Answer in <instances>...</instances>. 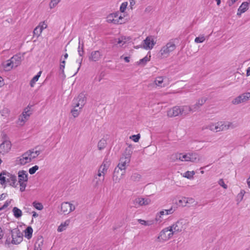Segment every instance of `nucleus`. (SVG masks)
I'll use <instances>...</instances> for the list:
<instances>
[{"label": "nucleus", "mask_w": 250, "mask_h": 250, "mask_svg": "<svg viewBox=\"0 0 250 250\" xmlns=\"http://www.w3.org/2000/svg\"><path fill=\"white\" fill-rule=\"evenodd\" d=\"M150 57V56H149ZM150 58L147 57V56H146L144 58L140 59V61L138 62V64H142L143 65H145L146 63L149 61Z\"/></svg>", "instance_id": "obj_34"}, {"label": "nucleus", "mask_w": 250, "mask_h": 250, "mask_svg": "<svg viewBox=\"0 0 250 250\" xmlns=\"http://www.w3.org/2000/svg\"><path fill=\"white\" fill-rule=\"evenodd\" d=\"M151 202V200L149 198H145L138 197L134 201L135 206H146L149 205Z\"/></svg>", "instance_id": "obj_12"}, {"label": "nucleus", "mask_w": 250, "mask_h": 250, "mask_svg": "<svg viewBox=\"0 0 250 250\" xmlns=\"http://www.w3.org/2000/svg\"><path fill=\"white\" fill-rule=\"evenodd\" d=\"M245 193V191L244 190H241L240 193L237 195V198L242 200L243 198V196Z\"/></svg>", "instance_id": "obj_50"}, {"label": "nucleus", "mask_w": 250, "mask_h": 250, "mask_svg": "<svg viewBox=\"0 0 250 250\" xmlns=\"http://www.w3.org/2000/svg\"><path fill=\"white\" fill-rule=\"evenodd\" d=\"M189 159H188V160H189V161L190 162L196 163L198 162L200 160L199 155L196 153H189Z\"/></svg>", "instance_id": "obj_22"}, {"label": "nucleus", "mask_w": 250, "mask_h": 250, "mask_svg": "<svg viewBox=\"0 0 250 250\" xmlns=\"http://www.w3.org/2000/svg\"><path fill=\"white\" fill-rule=\"evenodd\" d=\"M152 10V7L151 6H147L145 9V12H150Z\"/></svg>", "instance_id": "obj_63"}, {"label": "nucleus", "mask_w": 250, "mask_h": 250, "mask_svg": "<svg viewBox=\"0 0 250 250\" xmlns=\"http://www.w3.org/2000/svg\"><path fill=\"white\" fill-rule=\"evenodd\" d=\"M155 84L157 86H162L161 84L163 82V78L162 77H157L154 81Z\"/></svg>", "instance_id": "obj_42"}, {"label": "nucleus", "mask_w": 250, "mask_h": 250, "mask_svg": "<svg viewBox=\"0 0 250 250\" xmlns=\"http://www.w3.org/2000/svg\"><path fill=\"white\" fill-rule=\"evenodd\" d=\"M127 6V2H124L122 3L120 7V11L122 13H124L126 9Z\"/></svg>", "instance_id": "obj_43"}, {"label": "nucleus", "mask_w": 250, "mask_h": 250, "mask_svg": "<svg viewBox=\"0 0 250 250\" xmlns=\"http://www.w3.org/2000/svg\"><path fill=\"white\" fill-rule=\"evenodd\" d=\"M61 211L64 214H68L75 209V207L72 204L68 202H63L61 205Z\"/></svg>", "instance_id": "obj_9"}, {"label": "nucleus", "mask_w": 250, "mask_h": 250, "mask_svg": "<svg viewBox=\"0 0 250 250\" xmlns=\"http://www.w3.org/2000/svg\"><path fill=\"white\" fill-rule=\"evenodd\" d=\"M101 54L99 51H92L91 53V55L89 57L90 61L96 62L101 58Z\"/></svg>", "instance_id": "obj_16"}, {"label": "nucleus", "mask_w": 250, "mask_h": 250, "mask_svg": "<svg viewBox=\"0 0 250 250\" xmlns=\"http://www.w3.org/2000/svg\"><path fill=\"white\" fill-rule=\"evenodd\" d=\"M42 73V71L39 72L37 75H36L32 79V80L30 82V85L31 87H33L35 83L37 82L41 76V74Z\"/></svg>", "instance_id": "obj_26"}, {"label": "nucleus", "mask_w": 250, "mask_h": 250, "mask_svg": "<svg viewBox=\"0 0 250 250\" xmlns=\"http://www.w3.org/2000/svg\"><path fill=\"white\" fill-rule=\"evenodd\" d=\"M232 103L234 104H237L242 103V97L241 95L239 96L236 97L235 99L233 100Z\"/></svg>", "instance_id": "obj_38"}, {"label": "nucleus", "mask_w": 250, "mask_h": 250, "mask_svg": "<svg viewBox=\"0 0 250 250\" xmlns=\"http://www.w3.org/2000/svg\"><path fill=\"white\" fill-rule=\"evenodd\" d=\"M64 67H65V65H60L59 73L63 79H64L65 78V75L64 72Z\"/></svg>", "instance_id": "obj_40"}, {"label": "nucleus", "mask_w": 250, "mask_h": 250, "mask_svg": "<svg viewBox=\"0 0 250 250\" xmlns=\"http://www.w3.org/2000/svg\"><path fill=\"white\" fill-rule=\"evenodd\" d=\"M248 1H244L242 2L241 5L239 7V11H241V12H245L249 9V5L250 4V0Z\"/></svg>", "instance_id": "obj_21"}, {"label": "nucleus", "mask_w": 250, "mask_h": 250, "mask_svg": "<svg viewBox=\"0 0 250 250\" xmlns=\"http://www.w3.org/2000/svg\"><path fill=\"white\" fill-rule=\"evenodd\" d=\"M181 109L182 116H186L189 111H192V106H184Z\"/></svg>", "instance_id": "obj_24"}, {"label": "nucleus", "mask_w": 250, "mask_h": 250, "mask_svg": "<svg viewBox=\"0 0 250 250\" xmlns=\"http://www.w3.org/2000/svg\"><path fill=\"white\" fill-rule=\"evenodd\" d=\"M38 26H39V28H42V30L46 28L47 27V24L44 23V22H41L40 23L39 25Z\"/></svg>", "instance_id": "obj_56"}, {"label": "nucleus", "mask_w": 250, "mask_h": 250, "mask_svg": "<svg viewBox=\"0 0 250 250\" xmlns=\"http://www.w3.org/2000/svg\"><path fill=\"white\" fill-rule=\"evenodd\" d=\"M241 96L242 97V103H244L250 99L249 95L247 94V93L241 94Z\"/></svg>", "instance_id": "obj_47"}, {"label": "nucleus", "mask_w": 250, "mask_h": 250, "mask_svg": "<svg viewBox=\"0 0 250 250\" xmlns=\"http://www.w3.org/2000/svg\"><path fill=\"white\" fill-rule=\"evenodd\" d=\"M39 169V167L37 165L30 167L28 169V172H36Z\"/></svg>", "instance_id": "obj_51"}, {"label": "nucleus", "mask_w": 250, "mask_h": 250, "mask_svg": "<svg viewBox=\"0 0 250 250\" xmlns=\"http://www.w3.org/2000/svg\"><path fill=\"white\" fill-rule=\"evenodd\" d=\"M189 153L186 154H180L179 159L182 161H189Z\"/></svg>", "instance_id": "obj_33"}, {"label": "nucleus", "mask_w": 250, "mask_h": 250, "mask_svg": "<svg viewBox=\"0 0 250 250\" xmlns=\"http://www.w3.org/2000/svg\"><path fill=\"white\" fill-rule=\"evenodd\" d=\"M218 184L222 187L224 188L227 189L228 186L226 184H225L224 180L222 179H220L218 181Z\"/></svg>", "instance_id": "obj_48"}, {"label": "nucleus", "mask_w": 250, "mask_h": 250, "mask_svg": "<svg viewBox=\"0 0 250 250\" xmlns=\"http://www.w3.org/2000/svg\"><path fill=\"white\" fill-rule=\"evenodd\" d=\"M86 102V97L85 94L83 92L81 93L77 98H75L73 100L72 107H79V109H82Z\"/></svg>", "instance_id": "obj_6"}, {"label": "nucleus", "mask_w": 250, "mask_h": 250, "mask_svg": "<svg viewBox=\"0 0 250 250\" xmlns=\"http://www.w3.org/2000/svg\"><path fill=\"white\" fill-rule=\"evenodd\" d=\"M187 206H190L193 204H195V200L192 198H187Z\"/></svg>", "instance_id": "obj_46"}, {"label": "nucleus", "mask_w": 250, "mask_h": 250, "mask_svg": "<svg viewBox=\"0 0 250 250\" xmlns=\"http://www.w3.org/2000/svg\"><path fill=\"white\" fill-rule=\"evenodd\" d=\"M250 75V67H248L247 69L246 76H249Z\"/></svg>", "instance_id": "obj_64"}, {"label": "nucleus", "mask_w": 250, "mask_h": 250, "mask_svg": "<svg viewBox=\"0 0 250 250\" xmlns=\"http://www.w3.org/2000/svg\"><path fill=\"white\" fill-rule=\"evenodd\" d=\"M12 144L9 140L3 141L0 145V153L3 155L8 153L11 149Z\"/></svg>", "instance_id": "obj_10"}, {"label": "nucleus", "mask_w": 250, "mask_h": 250, "mask_svg": "<svg viewBox=\"0 0 250 250\" xmlns=\"http://www.w3.org/2000/svg\"><path fill=\"white\" fill-rule=\"evenodd\" d=\"M176 48V45L174 43L172 42H168L165 46H163L161 50V54L163 55L165 54L169 53L170 52L173 51Z\"/></svg>", "instance_id": "obj_11"}, {"label": "nucleus", "mask_w": 250, "mask_h": 250, "mask_svg": "<svg viewBox=\"0 0 250 250\" xmlns=\"http://www.w3.org/2000/svg\"><path fill=\"white\" fill-rule=\"evenodd\" d=\"M195 173H181V175L183 177L191 180L193 179V176Z\"/></svg>", "instance_id": "obj_32"}, {"label": "nucleus", "mask_w": 250, "mask_h": 250, "mask_svg": "<svg viewBox=\"0 0 250 250\" xmlns=\"http://www.w3.org/2000/svg\"><path fill=\"white\" fill-rule=\"evenodd\" d=\"M6 196H7L6 193H2L0 196V200H3L6 197Z\"/></svg>", "instance_id": "obj_61"}, {"label": "nucleus", "mask_w": 250, "mask_h": 250, "mask_svg": "<svg viewBox=\"0 0 250 250\" xmlns=\"http://www.w3.org/2000/svg\"><path fill=\"white\" fill-rule=\"evenodd\" d=\"M11 233L12 238L11 241L12 244H18L22 241V234L18 228L11 230Z\"/></svg>", "instance_id": "obj_7"}, {"label": "nucleus", "mask_w": 250, "mask_h": 250, "mask_svg": "<svg viewBox=\"0 0 250 250\" xmlns=\"http://www.w3.org/2000/svg\"><path fill=\"white\" fill-rule=\"evenodd\" d=\"M132 146L129 145L127 147H126L124 153V157H121L120 160V163L118 165L119 169L122 170H125V166L126 164H128L130 161V158L132 154Z\"/></svg>", "instance_id": "obj_1"}, {"label": "nucleus", "mask_w": 250, "mask_h": 250, "mask_svg": "<svg viewBox=\"0 0 250 250\" xmlns=\"http://www.w3.org/2000/svg\"><path fill=\"white\" fill-rule=\"evenodd\" d=\"M35 156H32L33 152L31 150L27 151L23 153L20 157L18 158L16 160V164L23 165L27 163L30 162L32 159L35 158L40 154L39 150H35Z\"/></svg>", "instance_id": "obj_3"}, {"label": "nucleus", "mask_w": 250, "mask_h": 250, "mask_svg": "<svg viewBox=\"0 0 250 250\" xmlns=\"http://www.w3.org/2000/svg\"><path fill=\"white\" fill-rule=\"evenodd\" d=\"M0 181L2 185L6 186L8 184L12 187H16L17 177L10 173H0Z\"/></svg>", "instance_id": "obj_2"}, {"label": "nucleus", "mask_w": 250, "mask_h": 250, "mask_svg": "<svg viewBox=\"0 0 250 250\" xmlns=\"http://www.w3.org/2000/svg\"><path fill=\"white\" fill-rule=\"evenodd\" d=\"M13 212L14 216L17 218H20L22 215L21 210L17 207H14L13 208Z\"/></svg>", "instance_id": "obj_29"}, {"label": "nucleus", "mask_w": 250, "mask_h": 250, "mask_svg": "<svg viewBox=\"0 0 250 250\" xmlns=\"http://www.w3.org/2000/svg\"><path fill=\"white\" fill-rule=\"evenodd\" d=\"M235 2L231 0H229L228 1V4L229 6H231Z\"/></svg>", "instance_id": "obj_62"}, {"label": "nucleus", "mask_w": 250, "mask_h": 250, "mask_svg": "<svg viewBox=\"0 0 250 250\" xmlns=\"http://www.w3.org/2000/svg\"><path fill=\"white\" fill-rule=\"evenodd\" d=\"M79 46L78 48V52L79 55L82 57L83 54V43H82V46H80V40L79 39Z\"/></svg>", "instance_id": "obj_41"}, {"label": "nucleus", "mask_w": 250, "mask_h": 250, "mask_svg": "<svg viewBox=\"0 0 250 250\" xmlns=\"http://www.w3.org/2000/svg\"><path fill=\"white\" fill-rule=\"evenodd\" d=\"M59 3V2L57 1V0H51V2L49 3V7L51 9L55 7L57 4Z\"/></svg>", "instance_id": "obj_49"}, {"label": "nucleus", "mask_w": 250, "mask_h": 250, "mask_svg": "<svg viewBox=\"0 0 250 250\" xmlns=\"http://www.w3.org/2000/svg\"><path fill=\"white\" fill-rule=\"evenodd\" d=\"M18 183L20 186V191L23 192L25 190L28 181V176L25 173H18Z\"/></svg>", "instance_id": "obj_8"}, {"label": "nucleus", "mask_w": 250, "mask_h": 250, "mask_svg": "<svg viewBox=\"0 0 250 250\" xmlns=\"http://www.w3.org/2000/svg\"><path fill=\"white\" fill-rule=\"evenodd\" d=\"M37 242L38 243L37 246L38 247L41 248V246H42L43 245V240L42 239H38Z\"/></svg>", "instance_id": "obj_58"}, {"label": "nucleus", "mask_w": 250, "mask_h": 250, "mask_svg": "<svg viewBox=\"0 0 250 250\" xmlns=\"http://www.w3.org/2000/svg\"><path fill=\"white\" fill-rule=\"evenodd\" d=\"M151 36H148L143 41V48L144 49L146 50L150 49V46H151Z\"/></svg>", "instance_id": "obj_20"}, {"label": "nucleus", "mask_w": 250, "mask_h": 250, "mask_svg": "<svg viewBox=\"0 0 250 250\" xmlns=\"http://www.w3.org/2000/svg\"><path fill=\"white\" fill-rule=\"evenodd\" d=\"M187 222L183 219H181L173 224L172 225L169 226L173 235L177 234L185 230L187 228Z\"/></svg>", "instance_id": "obj_4"}, {"label": "nucleus", "mask_w": 250, "mask_h": 250, "mask_svg": "<svg viewBox=\"0 0 250 250\" xmlns=\"http://www.w3.org/2000/svg\"><path fill=\"white\" fill-rule=\"evenodd\" d=\"M207 98H201L198 100V102L192 105V112L197 110L201 106H202L207 101Z\"/></svg>", "instance_id": "obj_15"}, {"label": "nucleus", "mask_w": 250, "mask_h": 250, "mask_svg": "<svg viewBox=\"0 0 250 250\" xmlns=\"http://www.w3.org/2000/svg\"><path fill=\"white\" fill-rule=\"evenodd\" d=\"M130 138L132 139L134 142H138L140 138V134L137 135H133L130 137Z\"/></svg>", "instance_id": "obj_44"}, {"label": "nucleus", "mask_w": 250, "mask_h": 250, "mask_svg": "<svg viewBox=\"0 0 250 250\" xmlns=\"http://www.w3.org/2000/svg\"><path fill=\"white\" fill-rule=\"evenodd\" d=\"M177 205L179 206L185 207L187 206V197H183L178 200Z\"/></svg>", "instance_id": "obj_31"}, {"label": "nucleus", "mask_w": 250, "mask_h": 250, "mask_svg": "<svg viewBox=\"0 0 250 250\" xmlns=\"http://www.w3.org/2000/svg\"><path fill=\"white\" fill-rule=\"evenodd\" d=\"M32 105L31 106H29V105H28L27 107H26L24 109V111L22 113V116L21 117V121L22 122H24L25 120H26L28 117H29L31 114V113L30 112V110L28 109V108H30ZM19 120H21L20 118H19Z\"/></svg>", "instance_id": "obj_18"}, {"label": "nucleus", "mask_w": 250, "mask_h": 250, "mask_svg": "<svg viewBox=\"0 0 250 250\" xmlns=\"http://www.w3.org/2000/svg\"><path fill=\"white\" fill-rule=\"evenodd\" d=\"M42 31V28H39V26H37L33 31L34 35L39 37Z\"/></svg>", "instance_id": "obj_36"}, {"label": "nucleus", "mask_w": 250, "mask_h": 250, "mask_svg": "<svg viewBox=\"0 0 250 250\" xmlns=\"http://www.w3.org/2000/svg\"><path fill=\"white\" fill-rule=\"evenodd\" d=\"M175 210V208L173 207H171L168 209H165L160 211L158 215H159V217H161L162 216L164 215H169L172 214L174 211Z\"/></svg>", "instance_id": "obj_19"}, {"label": "nucleus", "mask_w": 250, "mask_h": 250, "mask_svg": "<svg viewBox=\"0 0 250 250\" xmlns=\"http://www.w3.org/2000/svg\"><path fill=\"white\" fill-rule=\"evenodd\" d=\"M69 220H66L64 223H62L58 228V231L62 232L65 230L66 227L69 225Z\"/></svg>", "instance_id": "obj_23"}, {"label": "nucleus", "mask_w": 250, "mask_h": 250, "mask_svg": "<svg viewBox=\"0 0 250 250\" xmlns=\"http://www.w3.org/2000/svg\"><path fill=\"white\" fill-rule=\"evenodd\" d=\"M110 165L109 161L107 159H105L100 167L98 172H104L106 171Z\"/></svg>", "instance_id": "obj_17"}, {"label": "nucleus", "mask_w": 250, "mask_h": 250, "mask_svg": "<svg viewBox=\"0 0 250 250\" xmlns=\"http://www.w3.org/2000/svg\"><path fill=\"white\" fill-rule=\"evenodd\" d=\"M119 13L118 12L110 14L108 16V18H117L118 17V16H119Z\"/></svg>", "instance_id": "obj_53"}, {"label": "nucleus", "mask_w": 250, "mask_h": 250, "mask_svg": "<svg viewBox=\"0 0 250 250\" xmlns=\"http://www.w3.org/2000/svg\"><path fill=\"white\" fill-rule=\"evenodd\" d=\"M10 203V201H6L4 205L1 208H0V210H1L2 209L7 208L9 205Z\"/></svg>", "instance_id": "obj_52"}, {"label": "nucleus", "mask_w": 250, "mask_h": 250, "mask_svg": "<svg viewBox=\"0 0 250 250\" xmlns=\"http://www.w3.org/2000/svg\"><path fill=\"white\" fill-rule=\"evenodd\" d=\"M155 43H156V42L154 41V39L151 37V43H150L151 46H150V49H151L153 47V46L155 44Z\"/></svg>", "instance_id": "obj_59"}, {"label": "nucleus", "mask_w": 250, "mask_h": 250, "mask_svg": "<svg viewBox=\"0 0 250 250\" xmlns=\"http://www.w3.org/2000/svg\"><path fill=\"white\" fill-rule=\"evenodd\" d=\"M167 115L169 117H175L178 115L182 116L181 109L179 106H175L172 109H170L167 112Z\"/></svg>", "instance_id": "obj_14"}, {"label": "nucleus", "mask_w": 250, "mask_h": 250, "mask_svg": "<svg viewBox=\"0 0 250 250\" xmlns=\"http://www.w3.org/2000/svg\"><path fill=\"white\" fill-rule=\"evenodd\" d=\"M120 59H123L126 62H129L130 61V60H129L130 57H124V56L122 55L120 57Z\"/></svg>", "instance_id": "obj_57"}, {"label": "nucleus", "mask_w": 250, "mask_h": 250, "mask_svg": "<svg viewBox=\"0 0 250 250\" xmlns=\"http://www.w3.org/2000/svg\"><path fill=\"white\" fill-rule=\"evenodd\" d=\"M107 145L106 140L104 139H102L99 141L98 143V148L100 150L104 149Z\"/></svg>", "instance_id": "obj_25"}, {"label": "nucleus", "mask_w": 250, "mask_h": 250, "mask_svg": "<svg viewBox=\"0 0 250 250\" xmlns=\"http://www.w3.org/2000/svg\"><path fill=\"white\" fill-rule=\"evenodd\" d=\"M8 136L6 134L4 133L2 135V139L3 140V141L8 140Z\"/></svg>", "instance_id": "obj_60"}, {"label": "nucleus", "mask_w": 250, "mask_h": 250, "mask_svg": "<svg viewBox=\"0 0 250 250\" xmlns=\"http://www.w3.org/2000/svg\"><path fill=\"white\" fill-rule=\"evenodd\" d=\"M33 229L31 227H28L25 230V237L30 239L32 236Z\"/></svg>", "instance_id": "obj_28"}, {"label": "nucleus", "mask_w": 250, "mask_h": 250, "mask_svg": "<svg viewBox=\"0 0 250 250\" xmlns=\"http://www.w3.org/2000/svg\"><path fill=\"white\" fill-rule=\"evenodd\" d=\"M33 206L35 208L39 210H42L43 208L42 204L39 202H34Z\"/></svg>", "instance_id": "obj_35"}, {"label": "nucleus", "mask_w": 250, "mask_h": 250, "mask_svg": "<svg viewBox=\"0 0 250 250\" xmlns=\"http://www.w3.org/2000/svg\"><path fill=\"white\" fill-rule=\"evenodd\" d=\"M138 222L143 225H145V226H148L149 225L148 222L144 220L138 219Z\"/></svg>", "instance_id": "obj_54"}, {"label": "nucleus", "mask_w": 250, "mask_h": 250, "mask_svg": "<svg viewBox=\"0 0 250 250\" xmlns=\"http://www.w3.org/2000/svg\"><path fill=\"white\" fill-rule=\"evenodd\" d=\"M76 107H73V108L71 110V113L74 118L78 117L80 113V110L76 109Z\"/></svg>", "instance_id": "obj_37"}, {"label": "nucleus", "mask_w": 250, "mask_h": 250, "mask_svg": "<svg viewBox=\"0 0 250 250\" xmlns=\"http://www.w3.org/2000/svg\"><path fill=\"white\" fill-rule=\"evenodd\" d=\"M131 178L134 181H138L141 178V175L139 174V173H133L131 176Z\"/></svg>", "instance_id": "obj_39"}, {"label": "nucleus", "mask_w": 250, "mask_h": 250, "mask_svg": "<svg viewBox=\"0 0 250 250\" xmlns=\"http://www.w3.org/2000/svg\"><path fill=\"white\" fill-rule=\"evenodd\" d=\"M205 40V38L204 36L198 37L195 38V42L196 43H201L203 42Z\"/></svg>", "instance_id": "obj_45"}, {"label": "nucleus", "mask_w": 250, "mask_h": 250, "mask_svg": "<svg viewBox=\"0 0 250 250\" xmlns=\"http://www.w3.org/2000/svg\"><path fill=\"white\" fill-rule=\"evenodd\" d=\"M125 21H120L119 20H118V19H114V21H113V23L114 24H122V23H125Z\"/></svg>", "instance_id": "obj_55"}, {"label": "nucleus", "mask_w": 250, "mask_h": 250, "mask_svg": "<svg viewBox=\"0 0 250 250\" xmlns=\"http://www.w3.org/2000/svg\"><path fill=\"white\" fill-rule=\"evenodd\" d=\"M13 61H12V59L9 60L7 61V62L4 64L3 63V67L6 69L7 71L10 70L13 67Z\"/></svg>", "instance_id": "obj_27"}, {"label": "nucleus", "mask_w": 250, "mask_h": 250, "mask_svg": "<svg viewBox=\"0 0 250 250\" xmlns=\"http://www.w3.org/2000/svg\"><path fill=\"white\" fill-rule=\"evenodd\" d=\"M220 124H221V125H220V124H219L218 125H216L214 129L216 130V132L222 131L223 130H227L229 128H234L236 126L234 125H233L232 123L230 122H228L227 125L222 124V122H221Z\"/></svg>", "instance_id": "obj_13"}, {"label": "nucleus", "mask_w": 250, "mask_h": 250, "mask_svg": "<svg viewBox=\"0 0 250 250\" xmlns=\"http://www.w3.org/2000/svg\"><path fill=\"white\" fill-rule=\"evenodd\" d=\"M12 61H13V63L15 62V66H17L19 65L21 62V57L19 55H14L12 58H11Z\"/></svg>", "instance_id": "obj_30"}, {"label": "nucleus", "mask_w": 250, "mask_h": 250, "mask_svg": "<svg viewBox=\"0 0 250 250\" xmlns=\"http://www.w3.org/2000/svg\"><path fill=\"white\" fill-rule=\"evenodd\" d=\"M174 235L170 231L169 227L163 229L159 233L156 241L159 242H165L170 239Z\"/></svg>", "instance_id": "obj_5"}]
</instances>
